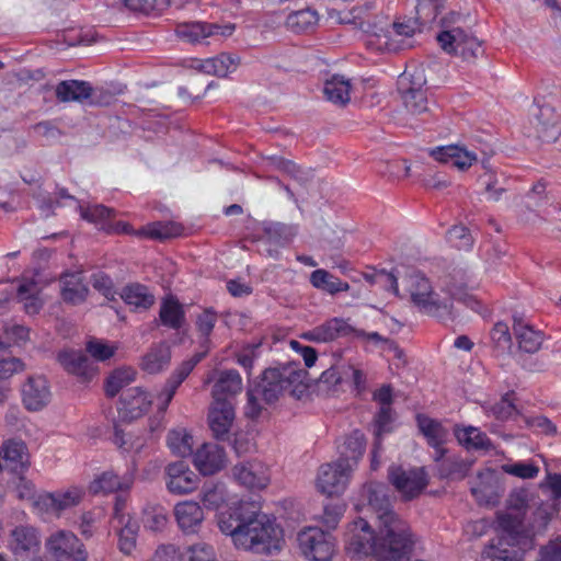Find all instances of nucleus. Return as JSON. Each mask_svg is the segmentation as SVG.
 Masks as SVG:
<instances>
[{
    "label": "nucleus",
    "mask_w": 561,
    "mask_h": 561,
    "mask_svg": "<svg viewBox=\"0 0 561 561\" xmlns=\"http://www.w3.org/2000/svg\"><path fill=\"white\" fill-rule=\"evenodd\" d=\"M354 525L356 531L346 543V551L353 558L371 556L376 561L410 559L415 538L409 524L398 515L386 516V522L379 524L377 534L363 518H358Z\"/></svg>",
    "instance_id": "obj_1"
},
{
    "label": "nucleus",
    "mask_w": 561,
    "mask_h": 561,
    "mask_svg": "<svg viewBox=\"0 0 561 561\" xmlns=\"http://www.w3.org/2000/svg\"><path fill=\"white\" fill-rule=\"evenodd\" d=\"M308 371L299 363L289 362L265 368L247 389L245 415L251 420L261 416L266 405H275L286 394L300 399L307 388Z\"/></svg>",
    "instance_id": "obj_2"
},
{
    "label": "nucleus",
    "mask_w": 561,
    "mask_h": 561,
    "mask_svg": "<svg viewBox=\"0 0 561 561\" xmlns=\"http://www.w3.org/2000/svg\"><path fill=\"white\" fill-rule=\"evenodd\" d=\"M283 531L267 515L260 513L256 507L254 516L248 523L244 538L240 547L256 553H272L282 546Z\"/></svg>",
    "instance_id": "obj_3"
},
{
    "label": "nucleus",
    "mask_w": 561,
    "mask_h": 561,
    "mask_svg": "<svg viewBox=\"0 0 561 561\" xmlns=\"http://www.w3.org/2000/svg\"><path fill=\"white\" fill-rule=\"evenodd\" d=\"M409 293L412 304L425 314L436 317L439 320H451V298L440 299L432 289L431 282L424 275H414L410 278Z\"/></svg>",
    "instance_id": "obj_4"
},
{
    "label": "nucleus",
    "mask_w": 561,
    "mask_h": 561,
    "mask_svg": "<svg viewBox=\"0 0 561 561\" xmlns=\"http://www.w3.org/2000/svg\"><path fill=\"white\" fill-rule=\"evenodd\" d=\"M495 528L508 546L516 547L523 552L535 548L536 534L533 527L525 523V517L513 512H497Z\"/></svg>",
    "instance_id": "obj_5"
},
{
    "label": "nucleus",
    "mask_w": 561,
    "mask_h": 561,
    "mask_svg": "<svg viewBox=\"0 0 561 561\" xmlns=\"http://www.w3.org/2000/svg\"><path fill=\"white\" fill-rule=\"evenodd\" d=\"M7 547L16 561H34L42 550V534L30 524L16 525L10 530Z\"/></svg>",
    "instance_id": "obj_6"
},
{
    "label": "nucleus",
    "mask_w": 561,
    "mask_h": 561,
    "mask_svg": "<svg viewBox=\"0 0 561 561\" xmlns=\"http://www.w3.org/2000/svg\"><path fill=\"white\" fill-rule=\"evenodd\" d=\"M53 561H87L88 551L83 542L71 531L53 533L45 542Z\"/></svg>",
    "instance_id": "obj_7"
},
{
    "label": "nucleus",
    "mask_w": 561,
    "mask_h": 561,
    "mask_svg": "<svg viewBox=\"0 0 561 561\" xmlns=\"http://www.w3.org/2000/svg\"><path fill=\"white\" fill-rule=\"evenodd\" d=\"M388 480L404 501L417 497L428 484L424 468L405 470L401 466L396 465L389 467Z\"/></svg>",
    "instance_id": "obj_8"
},
{
    "label": "nucleus",
    "mask_w": 561,
    "mask_h": 561,
    "mask_svg": "<svg viewBox=\"0 0 561 561\" xmlns=\"http://www.w3.org/2000/svg\"><path fill=\"white\" fill-rule=\"evenodd\" d=\"M436 39L445 53L461 56L467 61L474 60L483 53L481 43L462 28L440 31Z\"/></svg>",
    "instance_id": "obj_9"
},
{
    "label": "nucleus",
    "mask_w": 561,
    "mask_h": 561,
    "mask_svg": "<svg viewBox=\"0 0 561 561\" xmlns=\"http://www.w3.org/2000/svg\"><path fill=\"white\" fill-rule=\"evenodd\" d=\"M301 553L312 561H329L334 552L333 537L319 527H307L297 537Z\"/></svg>",
    "instance_id": "obj_10"
},
{
    "label": "nucleus",
    "mask_w": 561,
    "mask_h": 561,
    "mask_svg": "<svg viewBox=\"0 0 561 561\" xmlns=\"http://www.w3.org/2000/svg\"><path fill=\"white\" fill-rule=\"evenodd\" d=\"M256 506L253 503L240 502L221 512L218 516V527L225 535L233 538L240 547L244 533L254 516Z\"/></svg>",
    "instance_id": "obj_11"
},
{
    "label": "nucleus",
    "mask_w": 561,
    "mask_h": 561,
    "mask_svg": "<svg viewBox=\"0 0 561 561\" xmlns=\"http://www.w3.org/2000/svg\"><path fill=\"white\" fill-rule=\"evenodd\" d=\"M514 334L520 352L522 366L529 371L541 370L545 366L543 362L536 359L535 362L523 358L522 353L534 354L541 347L543 334L539 330H535L531 325L524 322L523 319L514 318Z\"/></svg>",
    "instance_id": "obj_12"
},
{
    "label": "nucleus",
    "mask_w": 561,
    "mask_h": 561,
    "mask_svg": "<svg viewBox=\"0 0 561 561\" xmlns=\"http://www.w3.org/2000/svg\"><path fill=\"white\" fill-rule=\"evenodd\" d=\"M353 469L336 460L322 465L317 478L318 490L329 497L340 496L345 491Z\"/></svg>",
    "instance_id": "obj_13"
},
{
    "label": "nucleus",
    "mask_w": 561,
    "mask_h": 561,
    "mask_svg": "<svg viewBox=\"0 0 561 561\" xmlns=\"http://www.w3.org/2000/svg\"><path fill=\"white\" fill-rule=\"evenodd\" d=\"M23 407L30 412H37L48 405L51 399L50 385L45 376H28L21 387Z\"/></svg>",
    "instance_id": "obj_14"
},
{
    "label": "nucleus",
    "mask_w": 561,
    "mask_h": 561,
    "mask_svg": "<svg viewBox=\"0 0 561 561\" xmlns=\"http://www.w3.org/2000/svg\"><path fill=\"white\" fill-rule=\"evenodd\" d=\"M199 478L190 466L179 460L165 467V485L175 495L188 494L198 486Z\"/></svg>",
    "instance_id": "obj_15"
},
{
    "label": "nucleus",
    "mask_w": 561,
    "mask_h": 561,
    "mask_svg": "<svg viewBox=\"0 0 561 561\" xmlns=\"http://www.w3.org/2000/svg\"><path fill=\"white\" fill-rule=\"evenodd\" d=\"M470 492L479 505H497L503 493L497 472L491 468L480 470Z\"/></svg>",
    "instance_id": "obj_16"
},
{
    "label": "nucleus",
    "mask_w": 561,
    "mask_h": 561,
    "mask_svg": "<svg viewBox=\"0 0 561 561\" xmlns=\"http://www.w3.org/2000/svg\"><path fill=\"white\" fill-rule=\"evenodd\" d=\"M150 394L139 387L128 388L119 397L117 412L122 421L131 422L141 417L151 407Z\"/></svg>",
    "instance_id": "obj_17"
},
{
    "label": "nucleus",
    "mask_w": 561,
    "mask_h": 561,
    "mask_svg": "<svg viewBox=\"0 0 561 561\" xmlns=\"http://www.w3.org/2000/svg\"><path fill=\"white\" fill-rule=\"evenodd\" d=\"M353 331H355V328L347 323L345 319L334 317L304 332L301 337L313 343H330L340 337L352 335Z\"/></svg>",
    "instance_id": "obj_18"
},
{
    "label": "nucleus",
    "mask_w": 561,
    "mask_h": 561,
    "mask_svg": "<svg viewBox=\"0 0 561 561\" xmlns=\"http://www.w3.org/2000/svg\"><path fill=\"white\" fill-rule=\"evenodd\" d=\"M234 420V408L231 401L213 403L208 412V425L213 436L220 442H230V428Z\"/></svg>",
    "instance_id": "obj_19"
},
{
    "label": "nucleus",
    "mask_w": 561,
    "mask_h": 561,
    "mask_svg": "<svg viewBox=\"0 0 561 561\" xmlns=\"http://www.w3.org/2000/svg\"><path fill=\"white\" fill-rule=\"evenodd\" d=\"M233 479L249 490H263L270 483L268 469L260 461L238 463L232 468Z\"/></svg>",
    "instance_id": "obj_20"
},
{
    "label": "nucleus",
    "mask_w": 561,
    "mask_h": 561,
    "mask_svg": "<svg viewBox=\"0 0 561 561\" xmlns=\"http://www.w3.org/2000/svg\"><path fill=\"white\" fill-rule=\"evenodd\" d=\"M193 463L201 474H215L226 465L225 449L215 443H204L193 454Z\"/></svg>",
    "instance_id": "obj_21"
},
{
    "label": "nucleus",
    "mask_w": 561,
    "mask_h": 561,
    "mask_svg": "<svg viewBox=\"0 0 561 561\" xmlns=\"http://www.w3.org/2000/svg\"><path fill=\"white\" fill-rule=\"evenodd\" d=\"M174 517L185 535L197 534L205 519L202 506L194 501H183L174 506Z\"/></svg>",
    "instance_id": "obj_22"
},
{
    "label": "nucleus",
    "mask_w": 561,
    "mask_h": 561,
    "mask_svg": "<svg viewBox=\"0 0 561 561\" xmlns=\"http://www.w3.org/2000/svg\"><path fill=\"white\" fill-rule=\"evenodd\" d=\"M134 483V476L125 473L118 476L114 471H104L89 485V492L93 495H106L116 492L129 491Z\"/></svg>",
    "instance_id": "obj_23"
},
{
    "label": "nucleus",
    "mask_w": 561,
    "mask_h": 561,
    "mask_svg": "<svg viewBox=\"0 0 561 561\" xmlns=\"http://www.w3.org/2000/svg\"><path fill=\"white\" fill-rule=\"evenodd\" d=\"M2 461L7 470L15 474H24L30 467V455L23 440L9 439L2 446Z\"/></svg>",
    "instance_id": "obj_24"
},
{
    "label": "nucleus",
    "mask_w": 561,
    "mask_h": 561,
    "mask_svg": "<svg viewBox=\"0 0 561 561\" xmlns=\"http://www.w3.org/2000/svg\"><path fill=\"white\" fill-rule=\"evenodd\" d=\"M536 130L538 137L545 142H553L561 135L560 115L549 104L538 106L536 114Z\"/></svg>",
    "instance_id": "obj_25"
},
{
    "label": "nucleus",
    "mask_w": 561,
    "mask_h": 561,
    "mask_svg": "<svg viewBox=\"0 0 561 561\" xmlns=\"http://www.w3.org/2000/svg\"><path fill=\"white\" fill-rule=\"evenodd\" d=\"M366 448V438L359 430L353 431L344 437L342 444L337 446L339 458L337 460L346 467L351 466L354 470L358 461L363 458Z\"/></svg>",
    "instance_id": "obj_26"
},
{
    "label": "nucleus",
    "mask_w": 561,
    "mask_h": 561,
    "mask_svg": "<svg viewBox=\"0 0 561 561\" xmlns=\"http://www.w3.org/2000/svg\"><path fill=\"white\" fill-rule=\"evenodd\" d=\"M388 486L383 483L370 482L364 488V496L368 505L376 512L379 524L386 522V516L397 515L391 508Z\"/></svg>",
    "instance_id": "obj_27"
},
{
    "label": "nucleus",
    "mask_w": 561,
    "mask_h": 561,
    "mask_svg": "<svg viewBox=\"0 0 561 561\" xmlns=\"http://www.w3.org/2000/svg\"><path fill=\"white\" fill-rule=\"evenodd\" d=\"M431 156L439 162L450 163L461 171L469 169L477 161V154L457 145L442 146L432 150Z\"/></svg>",
    "instance_id": "obj_28"
},
{
    "label": "nucleus",
    "mask_w": 561,
    "mask_h": 561,
    "mask_svg": "<svg viewBox=\"0 0 561 561\" xmlns=\"http://www.w3.org/2000/svg\"><path fill=\"white\" fill-rule=\"evenodd\" d=\"M93 92L91 83L84 80H64L55 89L57 100L62 103H83L92 98Z\"/></svg>",
    "instance_id": "obj_29"
},
{
    "label": "nucleus",
    "mask_w": 561,
    "mask_h": 561,
    "mask_svg": "<svg viewBox=\"0 0 561 561\" xmlns=\"http://www.w3.org/2000/svg\"><path fill=\"white\" fill-rule=\"evenodd\" d=\"M241 390L242 378L239 371L236 369L222 370L211 390L214 403L230 401L229 398L236 396Z\"/></svg>",
    "instance_id": "obj_30"
},
{
    "label": "nucleus",
    "mask_w": 561,
    "mask_h": 561,
    "mask_svg": "<svg viewBox=\"0 0 561 561\" xmlns=\"http://www.w3.org/2000/svg\"><path fill=\"white\" fill-rule=\"evenodd\" d=\"M473 462L472 459L453 454L439 465L435 470V474L440 480L460 481L468 476Z\"/></svg>",
    "instance_id": "obj_31"
},
{
    "label": "nucleus",
    "mask_w": 561,
    "mask_h": 561,
    "mask_svg": "<svg viewBox=\"0 0 561 561\" xmlns=\"http://www.w3.org/2000/svg\"><path fill=\"white\" fill-rule=\"evenodd\" d=\"M458 443L467 450L490 451L493 449V443L489 436L480 428L474 426H456L454 430Z\"/></svg>",
    "instance_id": "obj_32"
},
{
    "label": "nucleus",
    "mask_w": 561,
    "mask_h": 561,
    "mask_svg": "<svg viewBox=\"0 0 561 561\" xmlns=\"http://www.w3.org/2000/svg\"><path fill=\"white\" fill-rule=\"evenodd\" d=\"M159 319L163 327L180 331L186 323L183 305L172 295L163 298L160 305Z\"/></svg>",
    "instance_id": "obj_33"
},
{
    "label": "nucleus",
    "mask_w": 561,
    "mask_h": 561,
    "mask_svg": "<svg viewBox=\"0 0 561 561\" xmlns=\"http://www.w3.org/2000/svg\"><path fill=\"white\" fill-rule=\"evenodd\" d=\"M171 362V347L165 342H160L150 347L144 355L141 368L148 374H158L165 369Z\"/></svg>",
    "instance_id": "obj_34"
},
{
    "label": "nucleus",
    "mask_w": 561,
    "mask_h": 561,
    "mask_svg": "<svg viewBox=\"0 0 561 561\" xmlns=\"http://www.w3.org/2000/svg\"><path fill=\"white\" fill-rule=\"evenodd\" d=\"M121 298L135 310H148L154 304L153 294L146 285L139 283L126 285L122 290Z\"/></svg>",
    "instance_id": "obj_35"
},
{
    "label": "nucleus",
    "mask_w": 561,
    "mask_h": 561,
    "mask_svg": "<svg viewBox=\"0 0 561 561\" xmlns=\"http://www.w3.org/2000/svg\"><path fill=\"white\" fill-rule=\"evenodd\" d=\"M183 226L174 221H154L138 229L135 234L151 240H165L183 233Z\"/></svg>",
    "instance_id": "obj_36"
},
{
    "label": "nucleus",
    "mask_w": 561,
    "mask_h": 561,
    "mask_svg": "<svg viewBox=\"0 0 561 561\" xmlns=\"http://www.w3.org/2000/svg\"><path fill=\"white\" fill-rule=\"evenodd\" d=\"M238 65L237 56L221 53L216 57L204 59L201 64V72L224 78L233 72Z\"/></svg>",
    "instance_id": "obj_37"
},
{
    "label": "nucleus",
    "mask_w": 561,
    "mask_h": 561,
    "mask_svg": "<svg viewBox=\"0 0 561 561\" xmlns=\"http://www.w3.org/2000/svg\"><path fill=\"white\" fill-rule=\"evenodd\" d=\"M309 282L314 288L329 293L330 295L347 291L350 289V284L347 282L342 280L323 268H318L311 272Z\"/></svg>",
    "instance_id": "obj_38"
},
{
    "label": "nucleus",
    "mask_w": 561,
    "mask_h": 561,
    "mask_svg": "<svg viewBox=\"0 0 561 561\" xmlns=\"http://www.w3.org/2000/svg\"><path fill=\"white\" fill-rule=\"evenodd\" d=\"M351 83L340 75H333L327 79L323 87V93L328 101L336 105H346L350 100Z\"/></svg>",
    "instance_id": "obj_39"
},
{
    "label": "nucleus",
    "mask_w": 561,
    "mask_h": 561,
    "mask_svg": "<svg viewBox=\"0 0 561 561\" xmlns=\"http://www.w3.org/2000/svg\"><path fill=\"white\" fill-rule=\"evenodd\" d=\"M319 15L313 9L307 8L289 13L286 18V27L296 33H308L318 24Z\"/></svg>",
    "instance_id": "obj_40"
},
{
    "label": "nucleus",
    "mask_w": 561,
    "mask_h": 561,
    "mask_svg": "<svg viewBox=\"0 0 561 561\" xmlns=\"http://www.w3.org/2000/svg\"><path fill=\"white\" fill-rule=\"evenodd\" d=\"M416 423L430 447H436L445 444L447 431L439 421L431 419L424 414H417Z\"/></svg>",
    "instance_id": "obj_41"
},
{
    "label": "nucleus",
    "mask_w": 561,
    "mask_h": 561,
    "mask_svg": "<svg viewBox=\"0 0 561 561\" xmlns=\"http://www.w3.org/2000/svg\"><path fill=\"white\" fill-rule=\"evenodd\" d=\"M188 376L190 374L187 373L186 367L183 368L180 365L172 371L158 394L159 412H165L174 394L176 393V390Z\"/></svg>",
    "instance_id": "obj_42"
},
{
    "label": "nucleus",
    "mask_w": 561,
    "mask_h": 561,
    "mask_svg": "<svg viewBox=\"0 0 561 561\" xmlns=\"http://www.w3.org/2000/svg\"><path fill=\"white\" fill-rule=\"evenodd\" d=\"M213 30H217L215 23L208 22H185L178 24L175 32L180 38L190 43H201L211 37Z\"/></svg>",
    "instance_id": "obj_43"
},
{
    "label": "nucleus",
    "mask_w": 561,
    "mask_h": 561,
    "mask_svg": "<svg viewBox=\"0 0 561 561\" xmlns=\"http://www.w3.org/2000/svg\"><path fill=\"white\" fill-rule=\"evenodd\" d=\"M114 528H118V549L124 554L129 556L136 548V541L139 531L138 522L133 517H128L125 523L116 524V527Z\"/></svg>",
    "instance_id": "obj_44"
},
{
    "label": "nucleus",
    "mask_w": 561,
    "mask_h": 561,
    "mask_svg": "<svg viewBox=\"0 0 561 561\" xmlns=\"http://www.w3.org/2000/svg\"><path fill=\"white\" fill-rule=\"evenodd\" d=\"M61 366L70 374L87 376L90 369V359L81 352L65 351L58 354Z\"/></svg>",
    "instance_id": "obj_45"
},
{
    "label": "nucleus",
    "mask_w": 561,
    "mask_h": 561,
    "mask_svg": "<svg viewBox=\"0 0 561 561\" xmlns=\"http://www.w3.org/2000/svg\"><path fill=\"white\" fill-rule=\"evenodd\" d=\"M167 445L178 456H193V436L185 428H174L168 433Z\"/></svg>",
    "instance_id": "obj_46"
},
{
    "label": "nucleus",
    "mask_w": 561,
    "mask_h": 561,
    "mask_svg": "<svg viewBox=\"0 0 561 561\" xmlns=\"http://www.w3.org/2000/svg\"><path fill=\"white\" fill-rule=\"evenodd\" d=\"M61 297L66 302L72 305L84 301L88 295V287L81 282L79 276L71 274L62 278Z\"/></svg>",
    "instance_id": "obj_47"
},
{
    "label": "nucleus",
    "mask_w": 561,
    "mask_h": 561,
    "mask_svg": "<svg viewBox=\"0 0 561 561\" xmlns=\"http://www.w3.org/2000/svg\"><path fill=\"white\" fill-rule=\"evenodd\" d=\"M217 320L218 314L213 308H206L202 313L197 316L195 325L199 334L201 347L210 348V335L214 331Z\"/></svg>",
    "instance_id": "obj_48"
},
{
    "label": "nucleus",
    "mask_w": 561,
    "mask_h": 561,
    "mask_svg": "<svg viewBox=\"0 0 561 561\" xmlns=\"http://www.w3.org/2000/svg\"><path fill=\"white\" fill-rule=\"evenodd\" d=\"M490 335L492 341L493 354L496 357L510 354L513 343L510 333V328L506 323L502 321L496 322L492 328Z\"/></svg>",
    "instance_id": "obj_49"
},
{
    "label": "nucleus",
    "mask_w": 561,
    "mask_h": 561,
    "mask_svg": "<svg viewBox=\"0 0 561 561\" xmlns=\"http://www.w3.org/2000/svg\"><path fill=\"white\" fill-rule=\"evenodd\" d=\"M135 379V371L130 368L115 369L104 382L106 397L114 398L122 389L127 387Z\"/></svg>",
    "instance_id": "obj_50"
},
{
    "label": "nucleus",
    "mask_w": 561,
    "mask_h": 561,
    "mask_svg": "<svg viewBox=\"0 0 561 561\" xmlns=\"http://www.w3.org/2000/svg\"><path fill=\"white\" fill-rule=\"evenodd\" d=\"M445 0H417L415 7V21L420 26L434 22L444 7Z\"/></svg>",
    "instance_id": "obj_51"
},
{
    "label": "nucleus",
    "mask_w": 561,
    "mask_h": 561,
    "mask_svg": "<svg viewBox=\"0 0 561 561\" xmlns=\"http://www.w3.org/2000/svg\"><path fill=\"white\" fill-rule=\"evenodd\" d=\"M403 103L412 115H425L430 112L426 91L422 89L410 88L403 94Z\"/></svg>",
    "instance_id": "obj_52"
},
{
    "label": "nucleus",
    "mask_w": 561,
    "mask_h": 561,
    "mask_svg": "<svg viewBox=\"0 0 561 561\" xmlns=\"http://www.w3.org/2000/svg\"><path fill=\"white\" fill-rule=\"evenodd\" d=\"M226 488L220 482H209L203 485L201 500L208 510L218 508L226 501Z\"/></svg>",
    "instance_id": "obj_53"
},
{
    "label": "nucleus",
    "mask_w": 561,
    "mask_h": 561,
    "mask_svg": "<svg viewBox=\"0 0 561 561\" xmlns=\"http://www.w3.org/2000/svg\"><path fill=\"white\" fill-rule=\"evenodd\" d=\"M396 413L391 407L379 408L374 417V439L383 442V436L394 430Z\"/></svg>",
    "instance_id": "obj_54"
},
{
    "label": "nucleus",
    "mask_w": 561,
    "mask_h": 561,
    "mask_svg": "<svg viewBox=\"0 0 561 561\" xmlns=\"http://www.w3.org/2000/svg\"><path fill=\"white\" fill-rule=\"evenodd\" d=\"M78 210L80 217L83 220L92 224H101L102 228L107 227L108 224H106V220L115 215L114 209L108 208L102 204H96L87 207L81 204H78Z\"/></svg>",
    "instance_id": "obj_55"
},
{
    "label": "nucleus",
    "mask_w": 561,
    "mask_h": 561,
    "mask_svg": "<svg viewBox=\"0 0 561 561\" xmlns=\"http://www.w3.org/2000/svg\"><path fill=\"white\" fill-rule=\"evenodd\" d=\"M446 239L453 248L461 251H470L474 244L470 230L462 225H455L448 229Z\"/></svg>",
    "instance_id": "obj_56"
},
{
    "label": "nucleus",
    "mask_w": 561,
    "mask_h": 561,
    "mask_svg": "<svg viewBox=\"0 0 561 561\" xmlns=\"http://www.w3.org/2000/svg\"><path fill=\"white\" fill-rule=\"evenodd\" d=\"M346 510L345 503L336 496L323 505L322 524L329 529H335Z\"/></svg>",
    "instance_id": "obj_57"
},
{
    "label": "nucleus",
    "mask_w": 561,
    "mask_h": 561,
    "mask_svg": "<svg viewBox=\"0 0 561 561\" xmlns=\"http://www.w3.org/2000/svg\"><path fill=\"white\" fill-rule=\"evenodd\" d=\"M122 2L126 8L147 15L159 14L169 4L168 0H122Z\"/></svg>",
    "instance_id": "obj_58"
},
{
    "label": "nucleus",
    "mask_w": 561,
    "mask_h": 561,
    "mask_svg": "<svg viewBox=\"0 0 561 561\" xmlns=\"http://www.w3.org/2000/svg\"><path fill=\"white\" fill-rule=\"evenodd\" d=\"M54 493L58 514L62 511L77 506L84 495V492L77 486H72L67 491H56Z\"/></svg>",
    "instance_id": "obj_59"
},
{
    "label": "nucleus",
    "mask_w": 561,
    "mask_h": 561,
    "mask_svg": "<svg viewBox=\"0 0 561 561\" xmlns=\"http://www.w3.org/2000/svg\"><path fill=\"white\" fill-rule=\"evenodd\" d=\"M502 469L505 473L522 479H534L539 473V467L533 461L508 463L504 465Z\"/></svg>",
    "instance_id": "obj_60"
},
{
    "label": "nucleus",
    "mask_w": 561,
    "mask_h": 561,
    "mask_svg": "<svg viewBox=\"0 0 561 561\" xmlns=\"http://www.w3.org/2000/svg\"><path fill=\"white\" fill-rule=\"evenodd\" d=\"M184 561H217L213 546L197 543L184 547Z\"/></svg>",
    "instance_id": "obj_61"
},
{
    "label": "nucleus",
    "mask_w": 561,
    "mask_h": 561,
    "mask_svg": "<svg viewBox=\"0 0 561 561\" xmlns=\"http://www.w3.org/2000/svg\"><path fill=\"white\" fill-rule=\"evenodd\" d=\"M33 287V283H24L18 287V299L19 301L24 302V310L28 314L38 313L39 310L42 309V301L39 300V298L31 294V289Z\"/></svg>",
    "instance_id": "obj_62"
},
{
    "label": "nucleus",
    "mask_w": 561,
    "mask_h": 561,
    "mask_svg": "<svg viewBox=\"0 0 561 561\" xmlns=\"http://www.w3.org/2000/svg\"><path fill=\"white\" fill-rule=\"evenodd\" d=\"M506 254L505 243L489 241L481 247V255L490 266H495Z\"/></svg>",
    "instance_id": "obj_63"
},
{
    "label": "nucleus",
    "mask_w": 561,
    "mask_h": 561,
    "mask_svg": "<svg viewBox=\"0 0 561 561\" xmlns=\"http://www.w3.org/2000/svg\"><path fill=\"white\" fill-rule=\"evenodd\" d=\"M535 561H561V538L550 539L541 546Z\"/></svg>",
    "instance_id": "obj_64"
}]
</instances>
